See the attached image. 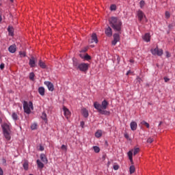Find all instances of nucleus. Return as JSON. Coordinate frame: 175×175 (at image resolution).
Returning <instances> with one entry per match:
<instances>
[{
	"mask_svg": "<svg viewBox=\"0 0 175 175\" xmlns=\"http://www.w3.org/2000/svg\"><path fill=\"white\" fill-rule=\"evenodd\" d=\"M135 165H132L130 166L129 167V172H130V174H133V173H135Z\"/></svg>",
	"mask_w": 175,
	"mask_h": 175,
	"instance_id": "26",
	"label": "nucleus"
},
{
	"mask_svg": "<svg viewBox=\"0 0 175 175\" xmlns=\"http://www.w3.org/2000/svg\"><path fill=\"white\" fill-rule=\"evenodd\" d=\"M139 151H140V149L139 148H135L133 152V155H136Z\"/></svg>",
	"mask_w": 175,
	"mask_h": 175,
	"instance_id": "33",
	"label": "nucleus"
},
{
	"mask_svg": "<svg viewBox=\"0 0 175 175\" xmlns=\"http://www.w3.org/2000/svg\"><path fill=\"white\" fill-rule=\"evenodd\" d=\"M143 39L144 40H145V42H150V39H151V36H150V33H146L144 36H143Z\"/></svg>",
	"mask_w": 175,
	"mask_h": 175,
	"instance_id": "18",
	"label": "nucleus"
},
{
	"mask_svg": "<svg viewBox=\"0 0 175 175\" xmlns=\"http://www.w3.org/2000/svg\"><path fill=\"white\" fill-rule=\"evenodd\" d=\"M44 88L43 87H40L38 88V93L40 94V95H41V96H44Z\"/></svg>",
	"mask_w": 175,
	"mask_h": 175,
	"instance_id": "22",
	"label": "nucleus"
},
{
	"mask_svg": "<svg viewBox=\"0 0 175 175\" xmlns=\"http://www.w3.org/2000/svg\"><path fill=\"white\" fill-rule=\"evenodd\" d=\"M38 128V124L36 123H33V124H31V129L32 131H35V129H36Z\"/></svg>",
	"mask_w": 175,
	"mask_h": 175,
	"instance_id": "31",
	"label": "nucleus"
},
{
	"mask_svg": "<svg viewBox=\"0 0 175 175\" xmlns=\"http://www.w3.org/2000/svg\"><path fill=\"white\" fill-rule=\"evenodd\" d=\"M131 73H132V72L131 70H129L127 72H126V76L131 75Z\"/></svg>",
	"mask_w": 175,
	"mask_h": 175,
	"instance_id": "50",
	"label": "nucleus"
},
{
	"mask_svg": "<svg viewBox=\"0 0 175 175\" xmlns=\"http://www.w3.org/2000/svg\"><path fill=\"white\" fill-rule=\"evenodd\" d=\"M41 118L44 120V121H47V114H46V113L43 112L42 116H41Z\"/></svg>",
	"mask_w": 175,
	"mask_h": 175,
	"instance_id": "28",
	"label": "nucleus"
},
{
	"mask_svg": "<svg viewBox=\"0 0 175 175\" xmlns=\"http://www.w3.org/2000/svg\"><path fill=\"white\" fill-rule=\"evenodd\" d=\"M0 69L1 70H3V69H5V64L2 63L0 64Z\"/></svg>",
	"mask_w": 175,
	"mask_h": 175,
	"instance_id": "42",
	"label": "nucleus"
},
{
	"mask_svg": "<svg viewBox=\"0 0 175 175\" xmlns=\"http://www.w3.org/2000/svg\"><path fill=\"white\" fill-rule=\"evenodd\" d=\"M113 169L114 170H118V169H120V166H118V165H113Z\"/></svg>",
	"mask_w": 175,
	"mask_h": 175,
	"instance_id": "43",
	"label": "nucleus"
},
{
	"mask_svg": "<svg viewBox=\"0 0 175 175\" xmlns=\"http://www.w3.org/2000/svg\"><path fill=\"white\" fill-rule=\"evenodd\" d=\"M31 109H33V105L32 104V102L30 101L28 104V102L24 101L23 110L25 113L27 114H31Z\"/></svg>",
	"mask_w": 175,
	"mask_h": 175,
	"instance_id": "4",
	"label": "nucleus"
},
{
	"mask_svg": "<svg viewBox=\"0 0 175 175\" xmlns=\"http://www.w3.org/2000/svg\"><path fill=\"white\" fill-rule=\"evenodd\" d=\"M10 2H13V0H10Z\"/></svg>",
	"mask_w": 175,
	"mask_h": 175,
	"instance_id": "60",
	"label": "nucleus"
},
{
	"mask_svg": "<svg viewBox=\"0 0 175 175\" xmlns=\"http://www.w3.org/2000/svg\"><path fill=\"white\" fill-rule=\"evenodd\" d=\"M144 5H146V1H144V0H142L139 2V6H140L141 9H143V8H144Z\"/></svg>",
	"mask_w": 175,
	"mask_h": 175,
	"instance_id": "30",
	"label": "nucleus"
},
{
	"mask_svg": "<svg viewBox=\"0 0 175 175\" xmlns=\"http://www.w3.org/2000/svg\"><path fill=\"white\" fill-rule=\"evenodd\" d=\"M85 51H87V49H85L82 50V51H81V53H85Z\"/></svg>",
	"mask_w": 175,
	"mask_h": 175,
	"instance_id": "52",
	"label": "nucleus"
},
{
	"mask_svg": "<svg viewBox=\"0 0 175 175\" xmlns=\"http://www.w3.org/2000/svg\"><path fill=\"white\" fill-rule=\"evenodd\" d=\"M137 16L139 21H142V20H143V18L146 17V16L144 15V13H143V11L142 10L138 11Z\"/></svg>",
	"mask_w": 175,
	"mask_h": 175,
	"instance_id": "16",
	"label": "nucleus"
},
{
	"mask_svg": "<svg viewBox=\"0 0 175 175\" xmlns=\"http://www.w3.org/2000/svg\"><path fill=\"white\" fill-rule=\"evenodd\" d=\"M40 159L44 163H47V162H49V160H47V157H46L44 154H40Z\"/></svg>",
	"mask_w": 175,
	"mask_h": 175,
	"instance_id": "19",
	"label": "nucleus"
},
{
	"mask_svg": "<svg viewBox=\"0 0 175 175\" xmlns=\"http://www.w3.org/2000/svg\"><path fill=\"white\" fill-rule=\"evenodd\" d=\"M72 65L75 69L81 72H87L90 64L87 63H80V61L76 58H72Z\"/></svg>",
	"mask_w": 175,
	"mask_h": 175,
	"instance_id": "3",
	"label": "nucleus"
},
{
	"mask_svg": "<svg viewBox=\"0 0 175 175\" xmlns=\"http://www.w3.org/2000/svg\"><path fill=\"white\" fill-rule=\"evenodd\" d=\"M2 163L4 165V166H6V159H2Z\"/></svg>",
	"mask_w": 175,
	"mask_h": 175,
	"instance_id": "44",
	"label": "nucleus"
},
{
	"mask_svg": "<svg viewBox=\"0 0 175 175\" xmlns=\"http://www.w3.org/2000/svg\"><path fill=\"white\" fill-rule=\"evenodd\" d=\"M17 51V46H16V44H12L11 45L9 48H8V51L10 53H12V54L16 53V51Z\"/></svg>",
	"mask_w": 175,
	"mask_h": 175,
	"instance_id": "12",
	"label": "nucleus"
},
{
	"mask_svg": "<svg viewBox=\"0 0 175 175\" xmlns=\"http://www.w3.org/2000/svg\"><path fill=\"white\" fill-rule=\"evenodd\" d=\"M35 77V74L33 72H30L29 74V79L32 81H33V79Z\"/></svg>",
	"mask_w": 175,
	"mask_h": 175,
	"instance_id": "36",
	"label": "nucleus"
},
{
	"mask_svg": "<svg viewBox=\"0 0 175 175\" xmlns=\"http://www.w3.org/2000/svg\"><path fill=\"white\" fill-rule=\"evenodd\" d=\"M0 175H3V170L0 167Z\"/></svg>",
	"mask_w": 175,
	"mask_h": 175,
	"instance_id": "46",
	"label": "nucleus"
},
{
	"mask_svg": "<svg viewBox=\"0 0 175 175\" xmlns=\"http://www.w3.org/2000/svg\"><path fill=\"white\" fill-rule=\"evenodd\" d=\"M61 149L66 152V151H68V146L66 145H62Z\"/></svg>",
	"mask_w": 175,
	"mask_h": 175,
	"instance_id": "34",
	"label": "nucleus"
},
{
	"mask_svg": "<svg viewBox=\"0 0 175 175\" xmlns=\"http://www.w3.org/2000/svg\"><path fill=\"white\" fill-rule=\"evenodd\" d=\"M98 43V37L96 36V33H93L92 34V38L89 40V43Z\"/></svg>",
	"mask_w": 175,
	"mask_h": 175,
	"instance_id": "10",
	"label": "nucleus"
},
{
	"mask_svg": "<svg viewBox=\"0 0 175 175\" xmlns=\"http://www.w3.org/2000/svg\"><path fill=\"white\" fill-rule=\"evenodd\" d=\"M169 78H167V77H164V81H165V83H167V81H169Z\"/></svg>",
	"mask_w": 175,
	"mask_h": 175,
	"instance_id": "48",
	"label": "nucleus"
},
{
	"mask_svg": "<svg viewBox=\"0 0 175 175\" xmlns=\"http://www.w3.org/2000/svg\"><path fill=\"white\" fill-rule=\"evenodd\" d=\"M8 31L9 32V35L10 36H14V29L10 26L8 27Z\"/></svg>",
	"mask_w": 175,
	"mask_h": 175,
	"instance_id": "20",
	"label": "nucleus"
},
{
	"mask_svg": "<svg viewBox=\"0 0 175 175\" xmlns=\"http://www.w3.org/2000/svg\"><path fill=\"white\" fill-rule=\"evenodd\" d=\"M19 55L21 57H27V53L25 51H20Z\"/></svg>",
	"mask_w": 175,
	"mask_h": 175,
	"instance_id": "35",
	"label": "nucleus"
},
{
	"mask_svg": "<svg viewBox=\"0 0 175 175\" xmlns=\"http://www.w3.org/2000/svg\"><path fill=\"white\" fill-rule=\"evenodd\" d=\"M82 115L85 118H88V116H90V113H88V110L85 108H83L81 109Z\"/></svg>",
	"mask_w": 175,
	"mask_h": 175,
	"instance_id": "15",
	"label": "nucleus"
},
{
	"mask_svg": "<svg viewBox=\"0 0 175 175\" xmlns=\"http://www.w3.org/2000/svg\"><path fill=\"white\" fill-rule=\"evenodd\" d=\"M84 122H81V126H82V128L84 126Z\"/></svg>",
	"mask_w": 175,
	"mask_h": 175,
	"instance_id": "51",
	"label": "nucleus"
},
{
	"mask_svg": "<svg viewBox=\"0 0 175 175\" xmlns=\"http://www.w3.org/2000/svg\"><path fill=\"white\" fill-rule=\"evenodd\" d=\"M109 25L116 31L117 32H120L121 31V26L122 25V23L121 20L118 19V18L116 16H112L109 19Z\"/></svg>",
	"mask_w": 175,
	"mask_h": 175,
	"instance_id": "2",
	"label": "nucleus"
},
{
	"mask_svg": "<svg viewBox=\"0 0 175 175\" xmlns=\"http://www.w3.org/2000/svg\"><path fill=\"white\" fill-rule=\"evenodd\" d=\"M105 34L107 35V36H109V38L113 36V31L111 30V27H108L105 29Z\"/></svg>",
	"mask_w": 175,
	"mask_h": 175,
	"instance_id": "13",
	"label": "nucleus"
},
{
	"mask_svg": "<svg viewBox=\"0 0 175 175\" xmlns=\"http://www.w3.org/2000/svg\"><path fill=\"white\" fill-rule=\"evenodd\" d=\"M3 135L6 140H10V131L3 132Z\"/></svg>",
	"mask_w": 175,
	"mask_h": 175,
	"instance_id": "23",
	"label": "nucleus"
},
{
	"mask_svg": "<svg viewBox=\"0 0 175 175\" xmlns=\"http://www.w3.org/2000/svg\"><path fill=\"white\" fill-rule=\"evenodd\" d=\"M23 167H24L25 170H28V163H24Z\"/></svg>",
	"mask_w": 175,
	"mask_h": 175,
	"instance_id": "38",
	"label": "nucleus"
},
{
	"mask_svg": "<svg viewBox=\"0 0 175 175\" xmlns=\"http://www.w3.org/2000/svg\"><path fill=\"white\" fill-rule=\"evenodd\" d=\"M170 18V13L169 12H165V18Z\"/></svg>",
	"mask_w": 175,
	"mask_h": 175,
	"instance_id": "40",
	"label": "nucleus"
},
{
	"mask_svg": "<svg viewBox=\"0 0 175 175\" xmlns=\"http://www.w3.org/2000/svg\"><path fill=\"white\" fill-rule=\"evenodd\" d=\"M0 124H2V118H0Z\"/></svg>",
	"mask_w": 175,
	"mask_h": 175,
	"instance_id": "57",
	"label": "nucleus"
},
{
	"mask_svg": "<svg viewBox=\"0 0 175 175\" xmlns=\"http://www.w3.org/2000/svg\"><path fill=\"white\" fill-rule=\"evenodd\" d=\"M38 65L40 68H42V69H46V68H47V66H46V64L42 60L39 61Z\"/></svg>",
	"mask_w": 175,
	"mask_h": 175,
	"instance_id": "21",
	"label": "nucleus"
},
{
	"mask_svg": "<svg viewBox=\"0 0 175 175\" xmlns=\"http://www.w3.org/2000/svg\"><path fill=\"white\" fill-rule=\"evenodd\" d=\"M152 142H154V139L152 138V137H149V138L147 139V143H152Z\"/></svg>",
	"mask_w": 175,
	"mask_h": 175,
	"instance_id": "41",
	"label": "nucleus"
},
{
	"mask_svg": "<svg viewBox=\"0 0 175 175\" xmlns=\"http://www.w3.org/2000/svg\"><path fill=\"white\" fill-rule=\"evenodd\" d=\"M90 47H94V45H91Z\"/></svg>",
	"mask_w": 175,
	"mask_h": 175,
	"instance_id": "59",
	"label": "nucleus"
},
{
	"mask_svg": "<svg viewBox=\"0 0 175 175\" xmlns=\"http://www.w3.org/2000/svg\"><path fill=\"white\" fill-rule=\"evenodd\" d=\"M118 42H120V34L114 33L113 34V40L111 42L112 45L116 46Z\"/></svg>",
	"mask_w": 175,
	"mask_h": 175,
	"instance_id": "6",
	"label": "nucleus"
},
{
	"mask_svg": "<svg viewBox=\"0 0 175 175\" xmlns=\"http://www.w3.org/2000/svg\"><path fill=\"white\" fill-rule=\"evenodd\" d=\"M110 9L111 10H116L117 7L116 6V5L113 4L111 5Z\"/></svg>",
	"mask_w": 175,
	"mask_h": 175,
	"instance_id": "39",
	"label": "nucleus"
},
{
	"mask_svg": "<svg viewBox=\"0 0 175 175\" xmlns=\"http://www.w3.org/2000/svg\"><path fill=\"white\" fill-rule=\"evenodd\" d=\"M169 28H172V26H171V25H169Z\"/></svg>",
	"mask_w": 175,
	"mask_h": 175,
	"instance_id": "58",
	"label": "nucleus"
},
{
	"mask_svg": "<svg viewBox=\"0 0 175 175\" xmlns=\"http://www.w3.org/2000/svg\"><path fill=\"white\" fill-rule=\"evenodd\" d=\"M166 57L167 58H170V53L169 51H165Z\"/></svg>",
	"mask_w": 175,
	"mask_h": 175,
	"instance_id": "45",
	"label": "nucleus"
},
{
	"mask_svg": "<svg viewBox=\"0 0 175 175\" xmlns=\"http://www.w3.org/2000/svg\"><path fill=\"white\" fill-rule=\"evenodd\" d=\"M128 157H129V159L131 163V165H133V150H130L129 151V152L127 153Z\"/></svg>",
	"mask_w": 175,
	"mask_h": 175,
	"instance_id": "14",
	"label": "nucleus"
},
{
	"mask_svg": "<svg viewBox=\"0 0 175 175\" xmlns=\"http://www.w3.org/2000/svg\"><path fill=\"white\" fill-rule=\"evenodd\" d=\"M163 122H160L159 124V126H161V125H162Z\"/></svg>",
	"mask_w": 175,
	"mask_h": 175,
	"instance_id": "54",
	"label": "nucleus"
},
{
	"mask_svg": "<svg viewBox=\"0 0 175 175\" xmlns=\"http://www.w3.org/2000/svg\"><path fill=\"white\" fill-rule=\"evenodd\" d=\"M79 56L81 57V58H84V57H83V55L80 54Z\"/></svg>",
	"mask_w": 175,
	"mask_h": 175,
	"instance_id": "55",
	"label": "nucleus"
},
{
	"mask_svg": "<svg viewBox=\"0 0 175 175\" xmlns=\"http://www.w3.org/2000/svg\"><path fill=\"white\" fill-rule=\"evenodd\" d=\"M124 137H125L126 139H129V135L126 133V134H124Z\"/></svg>",
	"mask_w": 175,
	"mask_h": 175,
	"instance_id": "49",
	"label": "nucleus"
},
{
	"mask_svg": "<svg viewBox=\"0 0 175 175\" xmlns=\"http://www.w3.org/2000/svg\"><path fill=\"white\" fill-rule=\"evenodd\" d=\"M44 85H46L49 91H54V85L50 81H44Z\"/></svg>",
	"mask_w": 175,
	"mask_h": 175,
	"instance_id": "8",
	"label": "nucleus"
},
{
	"mask_svg": "<svg viewBox=\"0 0 175 175\" xmlns=\"http://www.w3.org/2000/svg\"><path fill=\"white\" fill-rule=\"evenodd\" d=\"M3 132H10V124L4 123L1 125Z\"/></svg>",
	"mask_w": 175,
	"mask_h": 175,
	"instance_id": "7",
	"label": "nucleus"
},
{
	"mask_svg": "<svg viewBox=\"0 0 175 175\" xmlns=\"http://www.w3.org/2000/svg\"><path fill=\"white\" fill-rule=\"evenodd\" d=\"M36 162H37L38 167H40V169H43L44 167V164H43V163H42L40 160L38 159Z\"/></svg>",
	"mask_w": 175,
	"mask_h": 175,
	"instance_id": "25",
	"label": "nucleus"
},
{
	"mask_svg": "<svg viewBox=\"0 0 175 175\" xmlns=\"http://www.w3.org/2000/svg\"><path fill=\"white\" fill-rule=\"evenodd\" d=\"M103 132L102 130H98L95 133V137H97V139H99V137H102Z\"/></svg>",
	"mask_w": 175,
	"mask_h": 175,
	"instance_id": "24",
	"label": "nucleus"
},
{
	"mask_svg": "<svg viewBox=\"0 0 175 175\" xmlns=\"http://www.w3.org/2000/svg\"><path fill=\"white\" fill-rule=\"evenodd\" d=\"M1 21H2V15L1 14H0V23H1Z\"/></svg>",
	"mask_w": 175,
	"mask_h": 175,
	"instance_id": "53",
	"label": "nucleus"
},
{
	"mask_svg": "<svg viewBox=\"0 0 175 175\" xmlns=\"http://www.w3.org/2000/svg\"><path fill=\"white\" fill-rule=\"evenodd\" d=\"M107 106H109V102L107 100H104L101 105L99 104L98 102H95L94 103V107L96 108V110H98V113L100 114H103L104 116H109L110 115V111H106L107 109Z\"/></svg>",
	"mask_w": 175,
	"mask_h": 175,
	"instance_id": "1",
	"label": "nucleus"
},
{
	"mask_svg": "<svg viewBox=\"0 0 175 175\" xmlns=\"http://www.w3.org/2000/svg\"><path fill=\"white\" fill-rule=\"evenodd\" d=\"M29 65L30 68H35V66H36V59H35V57H31V59H29Z\"/></svg>",
	"mask_w": 175,
	"mask_h": 175,
	"instance_id": "9",
	"label": "nucleus"
},
{
	"mask_svg": "<svg viewBox=\"0 0 175 175\" xmlns=\"http://www.w3.org/2000/svg\"><path fill=\"white\" fill-rule=\"evenodd\" d=\"M12 117L14 121H17V120H18V116L17 113H16V112L12 113Z\"/></svg>",
	"mask_w": 175,
	"mask_h": 175,
	"instance_id": "27",
	"label": "nucleus"
},
{
	"mask_svg": "<svg viewBox=\"0 0 175 175\" xmlns=\"http://www.w3.org/2000/svg\"><path fill=\"white\" fill-rule=\"evenodd\" d=\"M130 62L133 63L134 62L133 59H130Z\"/></svg>",
	"mask_w": 175,
	"mask_h": 175,
	"instance_id": "56",
	"label": "nucleus"
},
{
	"mask_svg": "<svg viewBox=\"0 0 175 175\" xmlns=\"http://www.w3.org/2000/svg\"><path fill=\"white\" fill-rule=\"evenodd\" d=\"M44 148L42 146H40V151H44Z\"/></svg>",
	"mask_w": 175,
	"mask_h": 175,
	"instance_id": "47",
	"label": "nucleus"
},
{
	"mask_svg": "<svg viewBox=\"0 0 175 175\" xmlns=\"http://www.w3.org/2000/svg\"><path fill=\"white\" fill-rule=\"evenodd\" d=\"M130 126L131 131H136L137 129V123H136V122H131Z\"/></svg>",
	"mask_w": 175,
	"mask_h": 175,
	"instance_id": "17",
	"label": "nucleus"
},
{
	"mask_svg": "<svg viewBox=\"0 0 175 175\" xmlns=\"http://www.w3.org/2000/svg\"><path fill=\"white\" fill-rule=\"evenodd\" d=\"M93 150L95 152H99L100 151V149L98 146H93Z\"/></svg>",
	"mask_w": 175,
	"mask_h": 175,
	"instance_id": "32",
	"label": "nucleus"
},
{
	"mask_svg": "<svg viewBox=\"0 0 175 175\" xmlns=\"http://www.w3.org/2000/svg\"><path fill=\"white\" fill-rule=\"evenodd\" d=\"M151 53L153 55H159L161 57L163 54V50L159 49L158 46H157L154 49H151Z\"/></svg>",
	"mask_w": 175,
	"mask_h": 175,
	"instance_id": "5",
	"label": "nucleus"
},
{
	"mask_svg": "<svg viewBox=\"0 0 175 175\" xmlns=\"http://www.w3.org/2000/svg\"><path fill=\"white\" fill-rule=\"evenodd\" d=\"M63 111L66 118H69V117H70V111H69L66 107H63Z\"/></svg>",
	"mask_w": 175,
	"mask_h": 175,
	"instance_id": "11",
	"label": "nucleus"
},
{
	"mask_svg": "<svg viewBox=\"0 0 175 175\" xmlns=\"http://www.w3.org/2000/svg\"><path fill=\"white\" fill-rule=\"evenodd\" d=\"M83 58L86 59V61H90V59H91V56H90L88 54H86Z\"/></svg>",
	"mask_w": 175,
	"mask_h": 175,
	"instance_id": "37",
	"label": "nucleus"
},
{
	"mask_svg": "<svg viewBox=\"0 0 175 175\" xmlns=\"http://www.w3.org/2000/svg\"><path fill=\"white\" fill-rule=\"evenodd\" d=\"M142 125H144L145 126H146V128H150V124H148V122L143 120L142 122H141Z\"/></svg>",
	"mask_w": 175,
	"mask_h": 175,
	"instance_id": "29",
	"label": "nucleus"
}]
</instances>
